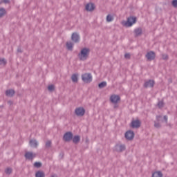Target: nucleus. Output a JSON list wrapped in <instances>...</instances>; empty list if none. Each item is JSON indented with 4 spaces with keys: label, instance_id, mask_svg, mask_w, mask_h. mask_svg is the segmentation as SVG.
<instances>
[{
    "label": "nucleus",
    "instance_id": "f257e3e1",
    "mask_svg": "<svg viewBox=\"0 0 177 177\" xmlns=\"http://www.w3.org/2000/svg\"><path fill=\"white\" fill-rule=\"evenodd\" d=\"M91 49L85 47L80 50V53H78L77 57H79L80 60L82 62H84V60H86L88 57H89Z\"/></svg>",
    "mask_w": 177,
    "mask_h": 177
},
{
    "label": "nucleus",
    "instance_id": "f03ea898",
    "mask_svg": "<svg viewBox=\"0 0 177 177\" xmlns=\"http://www.w3.org/2000/svg\"><path fill=\"white\" fill-rule=\"evenodd\" d=\"M137 18L134 16H130L127 18V21L123 24L125 27H132L136 23Z\"/></svg>",
    "mask_w": 177,
    "mask_h": 177
},
{
    "label": "nucleus",
    "instance_id": "7ed1b4c3",
    "mask_svg": "<svg viewBox=\"0 0 177 177\" xmlns=\"http://www.w3.org/2000/svg\"><path fill=\"white\" fill-rule=\"evenodd\" d=\"M92 80H93L92 74L91 73H86L82 75V80L85 84H91V82H92Z\"/></svg>",
    "mask_w": 177,
    "mask_h": 177
},
{
    "label": "nucleus",
    "instance_id": "20e7f679",
    "mask_svg": "<svg viewBox=\"0 0 177 177\" xmlns=\"http://www.w3.org/2000/svg\"><path fill=\"white\" fill-rule=\"evenodd\" d=\"M75 114L77 117H84V115H85V109L82 106L76 108L75 109Z\"/></svg>",
    "mask_w": 177,
    "mask_h": 177
},
{
    "label": "nucleus",
    "instance_id": "39448f33",
    "mask_svg": "<svg viewBox=\"0 0 177 177\" xmlns=\"http://www.w3.org/2000/svg\"><path fill=\"white\" fill-rule=\"evenodd\" d=\"M142 125V122L139 120V119H137L136 120H132L130 124V128L138 129V128H140V126Z\"/></svg>",
    "mask_w": 177,
    "mask_h": 177
},
{
    "label": "nucleus",
    "instance_id": "423d86ee",
    "mask_svg": "<svg viewBox=\"0 0 177 177\" xmlns=\"http://www.w3.org/2000/svg\"><path fill=\"white\" fill-rule=\"evenodd\" d=\"M127 147L124 144H116L114 150L117 151V153H122V151H125Z\"/></svg>",
    "mask_w": 177,
    "mask_h": 177
},
{
    "label": "nucleus",
    "instance_id": "0eeeda50",
    "mask_svg": "<svg viewBox=\"0 0 177 177\" xmlns=\"http://www.w3.org/2000/svg\"><path fill=\"white\" fill-rule=\"evenodd\" d=\"M24 157L26 160H28L29 161H32L35 157H37V153H34L31 151H27L25 153Z\"/></svg>",
    "mask_w": 177,
    "mask_h": 177
},
{
    "label": "nucleus",
    "instance_id": "6e6552de",
    "mask_svg": "<svg viewBox=\"0 0 177 177\" xmlns=\"http://www.w3.org/2000/svg\"><path fill=\"white\" fill-rule=\"evenodd\" d=\"M124 138L127 140H132L135 138V133L132 130H129L125 133Z\"/></svg>",
    "mask_w": 177,
    "mask_h": 177
},
{
    "label": "nucleus",
    "instance_id": "1a4fd4ad",
    "mask_svg": "<svg viewBox=\"0 0 177 177\" xmlns=\"http://www.w3.org/2000/svg\"><path fill=\"white\" fill-rule=\"evenodd\" d=\"M145 57L149 62H151L156 59V53L154 51H149L145 55Z\"/></svg>",
    "mask_w": 177,
    "mask_h": 177
},
{
    "label": "nucleus",
    "instance_id": "9d476101",
    "mask_svg": "<svg viewBox=\"0 0 177 177\" xmlns=\"http://www.w3.org/2000/svg\"><path fill=\"white\" fill-rule=\"evenodd\" d=\"M156 84V82H154L153 80H149L146 82H145L143 86L146 88H154V84Z\"/></svg>",
    "mask_w": 177,
    "mask_h": 177
},
{
    "label": "nucleus",
    "instance_id": "9b49d317",
    "mask_svg": "<svg viewBox=\"0 0 177 177\" xmlns=\"http://www.w3.org/2000/svg\"><path fill=\"white\" fill-rule=\"evenodd\" d=\"M71 139H73V133L72 132L68 131L64 133V135L63 136V140H64V142H70V140H71Z\"/></svg>",
    "mask_w": 177,
    "mask_h": 177
},
{
    "label": "nucleus",
    "instance_id": "f8f14e48",
    "mask_svg": "<svg viewBox=\"0 0 177 177\" xmlns=\"http://www.w3.org/2000/svg\"><path fill=\"white\" fill-rule=\"evenodd\" d=\"M110 100L111 103H114V104H117V103H118V102L121 100V97H120V95H113L110 97Z\"/></svg>",
    "mask_w": 177,
    "mask_h": 177
},
{
    "label": "nucleus",
    "instance_id": "ddd939ff",
    "mask_svg": "<svg viewBox=\"0 0 177 177\" xmlns=\"http://www.w3.org/2000/svg\"><path fill=\"white\" fill-rule=\"evenodd\" d=\"M71 39L74 44H78L80 42V35L77 32H73L71 35Z\"/></svg>",
    "mask_w": 177,
    "mask_h": 177
},
{
    "label": "nucleus",
    "instance_id": "4468645a",
    "mask_svg": "<svg viewBox=\"0 0 177 177\" xmlns=\"http://www.w3.org/2000/svg\"><path fill=\"white\" fill-rule=\"evenodd\" d=\"M15 93H16V91H15V89L10 88L6 91V96L8 97H13L15 96Z\"/></svg>",
    "mask_w": 177,
    "mask_h": 177
},
{
    "label": "nucleus",
    "instance_id": "2eb2a0df",
    "mask_svg": "<svg viewBox=\"0 0 177 177\" xmlns=\"http://www.w3.org/2000/svg\"><path fill=\"white\" fill-rule=\"evenodd\" d=\"M95 4L93 3H88L86 5V10L87 12H93V10H95Z\"/></svg>",
    "mask_w": 177,
    "mask_h": 177
},
{
    "label": "nucleus",
    "instance_id": "dca6fc26",
    "mask_svg": "<svg viewBox=\"0 0 177 177\" xmlns=\"http://www.w3.org/2000/svg\"><path fill=\"white\" fill-rule=\"evenodd\" d=\"M29 145L30 147H34L35 149H37L38 147V142L37 140H30L29 141Z\"/></svg>",
    "mask_w": 177,
    "mask_h": 177
},
{
    "label": "nucleus",
    "instance_id": "f3484780",
    "mask_svg": "<svg viewBox=\"0 0 177 177\" xmlns=\"http://www.w3.org/2000/svg\"><path fill=\"white\" fill-rule=\"evenodd\" d=\"M66 46L68 50H73V48H74V43L71 41H67L66 44Z\"/></svg>",
    "mask_w": 177,
    "mask_h": 177
},
{
    "label": "nucleus",
    "instance_id": "a211bd4d",
    "mask_svg": "<svg viewBox=\"0 0 177 177\" xmlns=\"http://www.w3.org/2000/svg\"><path fill=\"white\" fill-rule=\"evenodd\" d=\"M142 28H137L134 30V33L136 37H139L142 35Z\"/></svg>",
    "mask_w": 177,
    "mask_h": 177
},
{
    "label": "nucleus",
    "instance_id": "6ab92c4d",
    "mask_svg": "<svg viewBox=\"0 0 177 177\" xmlns=\"http://www.w3.org/2000/svg\"><path fill=\"white\" fill-rule=\"evenodd\" d=\"M80 140H81V137L80 136H75L73 138V142L75 145L80 143Z\"/></svg>",
    "mask_w": 177,
    "mask_h": 177
},
{
    "label": "nucleus",
    "instance_id": "aec40b11",
    "mask_svg": "<svg viewBox=\"0 0 177 177\" xmlns=\"http://www.w3.org/2000/svg\"><path fill=\"white\" fill-rule=\"evenodd\" d=\"M71 80L73 82H78V74L74 73L71 76Z\"/></svg>",
    "mask_w": 177,
    "mask_h": 177
},
{
    "label": "nucleus",
    "instance_id": "412c9836",
    "mask_svg": "<svg viewBox=\"0 0 177 177\" xmlns=\"http://www.w3.org/2000/svg\"><path fill=\"white\" fill-rule=\"evenodd\" d=\"M35 177H45V173L42 171H37L35 173Z\"/></svg>",
    "mask_w": 177,
    "mask_h": 177
},
{
    "label": "nucleus",
    "instance_id": "4be33fe9",
    "mask_svg": "<svg viewBox=\"0 0 177 177\" xmlns=\"http://www.w3.org/2000/svg\"><path fill=\"white\" fill-rule=\"evenodd\" d=\"M107 86V82H102L98 84V87L100 89H103V88H106Z\"/></svg>",
    "mask_w": 177,
    "mask_h": 177
},
{
    "label": "nucleus",
    "instance_id": "5701e85b",
    "mask_svg": "<svg viewBox=\"0 0 177 177\" xmlns=\"http://www.w3.org/2000/svg\"><path fill=\"white\" fill-rule=\"evenodd\" d=\"M152 177H162V173L161 171H155L153 173Z\"/></svg>",
    "mask_w": 177,
    "mask_h": 177
},
{
    "label": "nucleus",
    "instance_id": "b1692460",
    "mask_svg": "<svg viewBox=\"0 0 177 177\" xmlns=\"http://www.w3.org/2000/svg\"><path fill=\"white\" fill-rule=\"evenodd\" d=\"M7 13L8 12L4 8H1V17H3V16H6Z\"/></svg>",
    "mask_w": 177,
    "mask_h": 177
},
{
    "label": "nucleus",
    "instance_id": "393cba45",
    "mask_svg": "<svg viewBox=\"0 0 177 177\" xmlns=\"http://www.w3.org/2000/svg\"><path fill=\"white\" fill-rule=\"evenodd\" d=\"M114 20V18L111 15H108L106 16V21L108 23H110V21H113Z\"/></svg>",
    "mask_w": 177,
    "mask_h": 177
},
{
    "label": "nucleus",
    "instance_id": "a878e982",
    "mask_svg": "<svg viewBox=\"0 0 177 177\" xmlns=\"http://www.w3.org/2000/svg\"><path fill=\"white\" fill-rule=\"evenodd\" d=\"M35 168H41L42 167V163L41 162H35L34 163Z\"/></svg>",
    "mask_w": 177,
    "mask_h": 177
},
{
    "label": "nucleus",
    "instance_id": "bb28decb",
    "mask_svg": "<svg viewBox=\"0 0 177 177\" xmlns=\"http://www.w3.org/2000/svg\"><path fill=\"white\" fill-rule=\"evenodd\" d=\"M157 106L159 107V109H162V107H164V100L159 101Z\"/></svg>",
    "mask_w": 177,
    "mask_h": 177
},
{
    "label": "nucleus",
    "instance_id": "cd10ccee",
    "mask_svg": "<svg viewBox=\"0 0 177 177\" xmlns=\"http://www.w3.org/2000/svg\"><path fill=\"white\" fill-rule=\"evenodd\" d=\"M46 149H49L50 147H52V141L50 140H48L46 142Z\"/></svg>",
    "mask_w": 177,
    "mask_h": 177
},
{
    "label": "nucleus",
    "instance_id": "c85d7f7f",
    "mask_svg": "<svg viewBox=\"0 0 177 177\" xmlns=\"http://www.w3.org/2000/svg\"><path fill=\"white\" fill-rule=\"evenodd\" d=\"M12 171L13 170L12 169V168L8 167L7 169H6L5 173L6 174V175H10V174H12Z\"/></svg>",
    "mask_w": 177,
    "mask_h": 177
},
{
    "label": "nucleus",
    "instance_id": "c756f323",
    "mask_svg": "<svg viewBox=\"0 0 177 177\" xmlns=\"http://www.w3.org/2000/svg\"><path fill=\"white\" fill-rule=\"evenodd\" d=\"M48 91H50V92H53V91H55V85L53 84H50L48 86Z\"/></svg>",
    "mask_w": 177,
    "mask_h": 177
},
{
    "label": "nucleus",
    "instance_id": "7c9ffc66",
    "mask_svg": "<svg viewBox=\"0 0 177 177\" xmlns=\"http://www.w3.org/2000/svg\"><path fill=\"white\" fill-rule=\"evenodd\" d=\"M1 64H3V66H6L8 64V61L5 58H2L1 59Z\"/></svg>",
    "mask_w": 177,
    "mask_h": 177
},
{
    "label": "nucleus",
    "instance_id": "2f4dec72",
    "mask_svg": "<svg viewBox=\"0 0 177 177\" xmlns=\"http://www.w3.org/2000/svg\"><path fill=\"white\" fill-rule=\"evenodd\" d=\"M162 59L163 60H168V59H169V57L167 54H162Z\"/></svg>",
    "mask_w": 177,
    "mask_h": 177
},
{
    "label": "nucleus",
    "instance_id": "473e14b6",
    "mask_svg": "<svg viewBox=\"0 0 177 177\" xmlns=\"http://www.w3.org/2000/svg\"><path fill=\"white\" fill-rule=\"evenodd\" d=\"M171 5L172 6H174V8H177V0H173L171 2Z\"/></svg>",
    "mask_w": 177,
    "mask_h": 177
},
{
    "label": "nucleus",
    "instance_id": "72a5a7b5",
    "mask_svg": "<svg viewBox=\"0 0 177 177\" xmlns=\"http://www.w3.org/2000/svg\"><path fill=\"white\" fill-rule=\"evenodd\" d=\"M154 127L155 128H160L161 127V124L159 123V122H154Z\"/></svg>",
    "mask_w": 177,
    "mask_h": 177
},
{
    "label": "nucleus",
    "instance_id": "f704fd0d",
    "mask_svg": "<svg viewBox=\"0 0 177 177\" xmlns=\"http://www.w3.org/2000/svg\"><path fill=\"white\" fill-rule=\"evenodd\" d=\"M161 118H162V116L161 115H156V120L158 121V122H160V121H161Z\"/></svg>",
    "mask_w": 177,
    "mask_h": 177
},
{
    "label": "nucleus",
    "instance_id": "c9c22d12",
    "mask_svg": "<svg viewBox=\"0 0 177 177\" xmlns=\"http://www.w3.org/2000/svg\"><path fill=\"white\" fill-rule=\"evenodd\" d=\"M10 3V0H3L1 1V3Z\"/></svg>",
    "mask_w": 177,
    "mask_h": 177
},
{
    "label": "nucleus",
    "instance_id": "e433bc0d",
    "mask_svg": "<svg viewBox=\"0 0 177 177\" xmlns=\"http://www.w3.org/2000/svg\"><path fill=\"white\" fill-rule=\"evenodd\" d=\"M124 57H125V59H131V54H129V53H126L125 55H124Z\"/></svg>",
    "mask_w": 177,
    "mask_h": 177
},
{
    "label": "nucleus",
    "instance_id": "4c0bfd02",
    "mask_svg": "<svg viewBox=\"0 0 177 177\" xmlns=\"http://www.w3.org/2000/svg\"><path fill=\"white\" fill-rule=\"evenodd\" d=\"M163 120H165V122H168V116L165 115V116L163 117Z\"/></svg>",
    "mask_w": 177,
    "mask_h": 177
},
{
    "label": "nucleus",
    "instance_id": "58836bf2",
    "mask_svg": "<svg viewBox=\"0 0 177 177\" xmlns=\"http://www.w3.org/2000/svg\"><path fill=\"white\" fill-rule=\"evenodd\" d=\"M17 52H18L19 53H23V50H21V48L19 47V48H17Z\"/></svg>",
    "mask_w": 177,
    "mask_h": 177
},
{
    "label": "nucleus",
    "instance_id": "ea45409f",
    "mask_svg": "<svg viewBox=\"0 0 177 177\" xmlns=\"http://www.w3.org/2000/svg\"><path fill=\"white\" fill-rule=\"evenodd\" d=\"M8 103L12 104V101H8Z\"/></svg>",
    "mask_w": 177,
    "mask_h": 177
},
{
    "label": "nucleus",
    "instance_id": "a19ab883",
    "mask_svg": "<svg viewBox=\"0 0 177 177\" xmlns=\"http://www.w3.org/2000/svg\"><path fill=\"white\" fill-rule=\"evenodd\" d=\"M59 156H61V157H63V156H64L63 153H61L59 154Z\"/></svg>",
    "mask_w": 177,
    "mask_h": 177
},
{
    "label": "nucleus",
    "instance_id": "79ce46f5",
    "mask_svg": "<svg viewBox=\"0 0 177 177\" xmlns=\"http://www.w3.org/2000/svg\"><path fill=\"white\" fill-rule=\"evenodd\" d=\"M115 107H118V106H117V105H115V106H114V109H115Z\"/></svg>",
    "mask_w": 177,
    "mask_h": 177
},
{
    "label": "nucleus",
    "instance_id": "37998d69",
    "mask_svg": "<svg viewBox=\"0 0 177 177\" xmlns=\"http://www.w3.org/2000/svg\"><path fill=\"white\" fill-rule=\"evenodd\" d=\"M0 5H1V1H0Z\"/></svg>",
    "mask_w": 177,
    "mask_h": 177
},
{
    "label": "nucleus",
    "instance_id": "c03bdc74",
    "mask_svg": "<svg viewBox=\"0 0 177 177\" xmlns=\"http://www.w3.org/2000/svg\"><path fill=\"white\" fill-rule=\"evenodd\" d=\"M52 177H53V176H52Z\"/></svg>",
    "mask_w": 177,
    "mask_h": 177
}]
</instances>
